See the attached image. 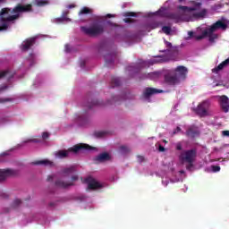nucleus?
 Here are the masks:
<instances>
[{
	"label": "nucleus",
	"instance_id": "obj_62",
	"mask_svg": "<svg viewBox=\"0 0 229 229\" xmlns=\"http://www.w3.org/2000/svg\"><path fill=\"white\" fill-rule=\"evenodd\" d=\"M139 71H140V69H138V70L136 71V72H139Z\"/></svg>",
	"mask_w": 229,
	"mask_h": 229
},
{
	"label": "nucleus",
	"instance_id": "obj_2",
	"mask_svg": "<svg viewBox=\"0 0 229 229\" xmlns=\"http://www.w3.org/2000/svg\"><path fill=\"white\" fill-rule=\"evenodd\" d=\"M189 70L185 66H177L175 69L168 71L165 74V83L170 87H176L180 85L182 81L187 80V74Z\"/></svg>",
	"mask_w": 229,
	"mask_h": 229
},
{
	"label": "nucleus",
	"instance_id": "obj_48",
	"mask_svg": "<svg viewBox=\"0 0 229 229\" xmlns=\"http://www.w3.org/2000/svg\"><path fill=\"white\" fill-rule=\"evenodd\" d=\"M222 134L225 136V137H229V131H224L222 132Z\"/></svg>",
	"mask_w": 229,
	"mask_h": 229
},
{
	"label": "nucleus",
	"instance_id": "obj_7",
	"mask_svg": "<svg viewBox=\"0 0 229 229\" xmlns=\"http://www.w3.org/2000/svg\"><path fill=\"white\" fill-rule=\"evenodd\" d=\"M210 108V102L202 101L196 107L193 108V112L199 117H208L210 113H208V109Z\"/></svg>",
	"mask_w": 229,
	"mask_h": 229
},
{
	"label": "nucleus",
	"instance_id": "obj_44",
	"mask_svg": "<svg viewBox=\"0 0 229 229\" xmlns=\"http://www.w3.org/2000/svg\"><path fill=\"white\" fill-rule=\"evenodd\" d=\"M165 45H166V47H168L169 49H171V47H173V44H171V42H169V41H165Z\"/></svg>",
	"mask_w": 229,
	"mask_h": 229
},
{
	"label": "nucleus",
	"instance_id": "obj_60",
	"mask_svg": "<svg viewBox=\"0 0 229 229\" xmlns=\"http://www.w3.org/2000/svg\"><path fill=\"white\" fill-rule=\"evenodd\" d=\"M49 205H50L51 207H55V203H54V202H51Z\"/></svg>",
	"mask_w": 229,
	"mask_h": 229
},
{
	"label": "nucleus",
	"instance_id": "obj_12",
	"mask_svg": "<svg viewBox=\"0 0 229 229\" xmlns=\"http://www.w3.org/2000/svg\"><path fill=\"white\" fill-rule=\"evenodd\" d=\"M164 90L162 89H157L155 88H146L145 90L143 91V98L145 99H149L151 96H154V94H162Z\"/></svg>",
	"mask_w": 229,
	"mask_h": 229
},
{
	"label": "nucleus",
	"instance_id": "obj_18",
	"mask_svg": "<svg viewBox=\"0 0 229 229\" xmlns=\"http://www.w3.org/2000/svg\"><path fill=\"white\" fill-rule=\"evenodd\" d=\"M227 65H229V57L225 59L224 62H222L221 64H219L216 67H215L212 70V72H215L216 74H217L219 71H223V69H225V67H227Z\"/></svg>",
	"mask_w": 229,
	"mask_h": 229
},
{
	"label": "nucleus",
	"instance_id": "obj_15",
	"mask_svg": "<svg viewBox=\"0 0 229 229\" xmlns=\"http://www.w3.org/2000/svg\"><path fill=\"white\" fill-rule=\"evenodd\" d=\"M220 105H221V108L222 110L226 114L229 111V99L228 97H226L225 95H223L222 97H220Z\"/></svg>",
	"mask_w": 229,
	"mask_h": 229
},
{
	"label": "nucleus",
	"instance_id": "obj_42",
	"mask_svg": "<svg viewBox=\"0 0 229 229\" xmlns=\"http://www.w3.org/2000/svg\"><path fill=\"white\" fill-rule=\"evenodd\" d=\"M106 25H107V26H110L111 28H114V26H115V23L111 22L110 21H106Z\"/></svg>",
	"mask_w": 229,
	"mask_h": 229
},
{
	"label": "nucleus",
	"instance_id": "obj_39",
	"mask_svg": "<svg viewBox=\"0 0 229 229\" xmlns=\"http://www.w3.org/2000/svg\"><path fill=\"white\" fill-rule=\"evenodd\" d=\"M123 21L127 24H131V22H134L133 19H131V18H125V19H123Z\"/></svg>",
	"mask_w": 229,
	"mask_h": 229
},
{
	"label": "nucleus",
	"instance_id": "obj_34",
	"mask_svg": "<svg viewBox=\"0 0 229 229\" xmlns=\"http://www.w3.org/2000/svg\"><path fill=\"white\" fill-rule=\"evenodd\" d=\"M175 149H176V151H182L183 150V145L182 144L181 141H179L175 144Z\"/></svg>",
	"mask_w": 229,
	"mask_h": 229
},
{
	"label": "nucleus",
	"instance_id": "obj_43",
	"mask_svg": "<svg viewBox=\"0 0 229 229\" xmlns=\"http://www.w3.org/2000/svg\"><path fill=\"white\" fill-rule=\"evenodd\" d=\"M179 131H182V128L176 127V129L174 131V135H176Z\"/></svg>",
	"mask_w": 229,
	"mask_h": 229
},
{
	"label": "nucleus",
	"instance_id": "obj_11",
	"mask_svg": "<svg viewBox=\"0 0 229 229\" xmlns=\"http://www.w3.org/2000/svg\"><path fill=\"white\" fill-rule=\"evenodd\" d=\"M185 135L189 137V139H195V137H199V130H198V127L195 125H191L188 127Z\"/></svg>",
	"mask_w": 229,
	"mask_h": 229
},
{
	"label": "nucleus",
	"instance_id": "obj_25",
	"mask_svg": "<svg viewBox=\"0 0 229 229\" xmlns=\"http://www.w3.org/2000/svg\"><path fill=\"white\" fill-rule=\"evenodd\" d=\"M79 13L80 15H87L89 13H92V10L89 7H83Z\"/></svg>",
	"mask_w": 229,
	"mask_h": 229
},
{
	"label": "nucleus",
	"instance_id": "obj_28",
	"mask_svg": "<svg viewBox=\"0 0 229 229\" xmlns=\"http://www.w3.org/2000/svg\"><path fill=\"white\" fill-rule=\"evenodd\" d=\"M98 105H99V101L92 100L91 102H88L86 106L90 109V108H92V106H97Z\"/></svg>",
	"mask_w": 229,
	"mask_h": 229
},
{
	"label": "nucleus",
	"instance_id": "obj_63",
	"mask_svg": "<svg viewBox=\"0 0 229 229\" xmlns=\"http://www.w3.org/2000/svg\"><path fill=\"white\" fill-rule=\"evenodd\" d=\"M81 199H85V197H81Z\"/></svg>",
	"mask_w": 229,
	"mask_h": 229
},
{
	"label": "nucleus",
	"instance_id": "obj_57",
	"mask_svg": "<svg viewBox=\"0 0 229 229\" xmlns=\"http://www.w3.org/2000/svg\"><path fill=\"white\" fill-rule=\"evenodd\" d=\"M81 67H85V61H82V62L81 63Z\"/></svg>",
	"mask_w": 229,
	"mask_h": 229
},
{
	"label": "nucleus",
	"instance_id": "obj_27",
	"mask_svg": "<svg viewBox=\"0 0 229 229\" xmlns=\"http://www.w3.org/2000/svg\"><path fill=\"white\" fill-rule=\"evenodd\" d=\"M168 19H171L172 21H180V14L172 13L168 14Z\"/></svg>",
	"mask_w": 229,
	"mask_h": 229
},
{
	"label": "nucleus",
	"instance_id": "obj_59",
	"mask_svg": "<svg viewBox=\"0 0 229 229\" xmlns=\"http://www.w3.org/2000/svg\"><path fill=\"white\" fill-rule=\"evenodd\" d=\"M195 6H198V8H199V6H201V3H197Z\"/></svg>",
	"mask_w": 229,
	"mask_h": 229
},
{
	"label": "nucleus",
	"instance_id": "obj_22",
	"mask_svg": "<svg viewBox=\"0 0 229 229\" xmlns=\"http://www.w3.org/2000/svg\"><path fill=\"white\" fill-rule=\"evenodd\" d=\"M131 151V149H130L128 147L123 145L119 148L118 153L120 155H128V153H130Z\"/></svg>",
	"mask_w": 229,
	"mask_h": 229
},
{
	"label": "nucleus",
	"instance_id": "obj_56",
	"mask_svg": "<svg viewBox=\"0 0 229 229\" xmlns=\"http://www.w3.org/2000/svg\"><path fill=\"white\" fill-rule=\"evenodd\" d=\"M106 17H108V18H110V17H115V14H106Z\"/></svg>",
	"mask_w": 229,
	"mask_h": 229
},
{
	"label": "nucleus",
	"instance_id": "obj_45",
	"mask_svg": "<svg viewBox=\"0 0 229 229\" xmlns=\"http://www.w3.org/2000/svg\"><path fill=\"white\" fill-rule=\"evenodd\" d=\"M67 15H69V11L63 12V19H65V17H67Z\"/></svg>",
	"mask_w": 229,
	"mask_h": 229
},
{
	"label": "nucleus",
	"instance_id": "obj_51",
	"mask_svg": "<svg viewBox=\"0 0 229 229\" xmlns=\"http://www.w3.org/2000/svg\"><path fill=\"white\" fill-rule=\"evenodd\" d=\"M188 35H189V38H191L194 37V32L193 31H189Z\"/></svg>",
	"mask_w": 229,
	"mask_h": 229
},
{
	"label": "nucleus",
	"instance_id": "obj_29",
	"mask_svg": "<svg viewBox=\"0 0 229 229\" xmlns=\"http://www.w3.org/2000/svg\"><path fill=\"white\" fill-rule=\"evenodd\" d=\"M95 137H97V139H101L103 137H105V135H106V131H96L94 133Z\"/></svg>",
	"mask_w": 229,
	"mask_h": 229
},
{
	"label": "nucleus",
	"instance_id": "obj_24",
	"mask_svg": "<svg viewBox=\"0 0 229 229\" xmlns=\"http://www.w3.org/2000/svg\"><path fill=\"white\" fill-rule=\"evenodd\" d=\"M207 15V9H202L200 12L194 13V17L202 18Z\"/></svg>",
	"mask_w": 229,
	"mask_h": 229
},
{
	"label": "nucleus",
	"instance_id": "obj_53",
	"mask_svg": "<svg viewBox=\"0 0 229 229\" xmlns=\"http://www.w3.org/2000/svg\"><path fill=\"white\" fill-rule=\"evenodd\" d=\"M115 103V98H113L111 102H108V105H114Z\"/></svg>",
	"mask_w": 229,
	"mask_h": 229
},
{
	"label": "nucleus",
	"instance_id": "obj_10",
	"mask_svg": "<svg viewBox=\"0 0 229 229\" xmlns=\"http://www.w3.org/2000/svg\"><path fill=\"white\" fill-rule=\"evenodd\" d=\"M17 173L15 170H12L10 168L7 169H0V182H4L6 178L9 176H15Z\"/></svg>",
	"mask_w": 229,
	"mask_h": 229
},
{
	"label": "nucleus",
	"instance_id": "obj_49",
	"mask_svg": "<svg viewBox=\"0 0 229 229\" xmlns=\"http://www.w3.org/2000/svg\"><path fill=\"white\" fill-rule=\"evenodd\" d=\"M76 181H78V175H72V182H76Z\"/></svg>",
	"mask_w": 229,
	"mask_h": 229
},
{
	"label": "nucleus",
	"instance_id": "obj_13",
	"mask_svg": "<svg viewBox=\"0 0 229 229\" xmlns=\"http://www.w3.org/2000/svg\"><path fill=\"white\" fill-rule=\"evenodd\" d=\"M86 182H88V189H90L91 191H96V189H101L102 187L101 183L92 177H89Z\"/></svg>",
	"mask_w": 229,
	"mask_h": 229
},
{
	"label": "nucleus",
	"instance_id": "obj_14",
	"mask_svg": "<svg viewBox=\"0 0 229 229\" xmlns=\"http://www.w3.org/2000/svg\"><path fill=\"white\" fill-rule=\"evenodd\" d=\"M35 42H36V38H27L21 45V51H28L30 49V47H33Z\"/></svg>",
	"mask_w": 229,
	"mask_h": 229
},
{
	"label": "nucleus",
	"instance_id": "obj_8",
	"mask_svg": "<svg viewBox=\"0 0 229 229\" xmlns=\"http://www.w3.org/2000/svg\"><path fill=\"white\" fill-rule=\"evenodd\" d=\"M76 123L79 126H87V124L90 123V114H89V113L78 114L76 117Z\"/></svg>",
	"mask_w": 229,
	"mask_h": 229
},
{
	"label": "nucleus",
	"instance_id": "obj_9",
	"mask_svg": "<svg viewBox=\"0 0 229 229\" xmlns=\"http://www.w3.org/2000/svg\"><path fill=\"white\" fill-rule=\"evenodd\" d=\"M110 160H112V156L108 152H103L94 157L95 164H103L105 162H110Z\"/></svg>",
	"mask_w": 229,
	"mask_h": 229
},
{
	"label": "nucleus",
	"instance_id": "obj_1",
	"mask_svg": "<svg viewBox=\"0 0 229 229\" xmlns=\"http://www.w3.org/2000/svg\"><path fill=\"white\" fill-rule=\"evenodd\" d=\"M30 12H33L31 4L26 5L18 4L13 10L8 7L2 8L0 11V31H6L10 28V24H15V21L21 19V13H28Z\"/></svg>",
	"mask_w": 229,
	"mask_h": 229
},
{
	"label": "nucleus",
	"instance_id": "obj_52",
	"mask_svg": "<svg viewBox=\"0 0 229 229\" xmlns=\"http://www.w3.org/2000/svg\"><path fill=\"white\" fill-rule=\"evenodd\" d=\"M159 151H165V148H164L162 145H159Z\"/></svg>",
	"mask_w": 229,
	"mask_h": 229
},
{
	"label": "nucleus",
	"instance_id": "obj_64",
	"mask_svg": "<svg viewBox=\"0 0 229 229\" xmlns=\"http://www.w3.org/2000/svg\"><path fill=\"white\" fill-rule=\"evenodd\" d=\"M117 26H118V25H117V24H115V27H116V28H117Z\"/></svg>",
	"mask_w": 229,
	"mask_h": 229
},
{
	"label": "nucleus",
	"instance_id": "obj_33",
	"mask_svg": "<svg viewBox=\"0 0 229 229\" xmlns=\"http://www.w3.org/2000/svg\"><path fill=\"white\" fill-rule=\"evenodd\" d=\"M110 89H115V77H111V81L109 82Z\"/></svg>",
	"mask_w": 229,
	"mask_h": 229
},
{
	"label": "nucleus",
	"instance_id": "obj_61",
	"mask_svg": "<svg viewBox=\"0 0 229 229\" xmlns=\"http://www.w3.org/2000/svg\"><path fill=\"white\" fill-rule=\"evenodd\" d=\"M160 12H162V10H159V11L157 12V13H160Z\"/></svg>",
	"mask_w": 229,
	"mask_h": 229
},
{
	"label": "nucleus",
	"instance_id": "obj_17",
	"mask_svg": "<svg viewBox=\"0 0 229 229\" xmlns=\"http://www.w3.org/2000/svg\"><path fill=\"white\" fill-rule=\"evenodd\" d=\"M34 165H45L47 167H55V163L49 159H42L33 162Z\"/></svg>",
	"mask_w": 229,
	"mask_h": 229
},
{
	"label": "nucleus",
	"instance_id": "obj_30",
	"mask_svg": "<svg viewBox=\"0 0 229 229\" xmlns=\"http://www.w3.org/2000/svg\"><path fill=\"white\" fill-rule=\"evenodd\" d=\"M163 33H165V35H171V27L169 26H163L162 27Z\"/></svg>",
	"mask_w": 229,
	"mask_h": 229
},
{
	"label": "nucleus",
	"instance_id": "obj_35",
	"mask_svg": "<svg viewBox=\"0 0 229 229\" xmlns=\"http://www.w3.org/2000/svg\"><path fill=\"white\" fill-rule=\"evenodd\" d=\"M30 142H34L37 144V143L40 142V140H38V139H28L23 141V144H28Z\"/></svg>",
	"mask_w": 229,
	"mask_h": 229
},
{
	"label": "nucleus",
	"instance_id": "obj_46",
	"mask_svg": "<svg viewBox=\"0 0 229 229\" xmlns=\"http://www.w3.org/2000/svg\"><path fill=\"white\" fill-rule=\"evenodd\" d=\"M6 89H8V86L4 85L0 87V92H3V90H6Z\"/></svg>",
	"mask_w": 229,
	"mask_h": 229
},
{
	"label": "nucleus",
	"instance_id": "obj_36",
	"mask_svg": "<svg viewBox=\"0 0 229 229\" xmlns=\"http://www.w3.org/2000/svg\"><path fill=\"white\" fill-rule=\"evenodd\" d=\"M124 17H137V13L134 12H127L124 13Z\"/></svg>",
	"mask_w": 229,
	"mask_h": 229
},
{
	"label": "nucleus",
	"instance_id": "obj_31",
	"mask_svg": "<svg viewBox=\"0 0 229 229\" xmlns=\"http://www.w3.org/2000/svg\"><path fill=\"white\" fill-rule=\"evenodd\" d=\"M10 74V71L4 70L0 72V80H3V78H5V76H8Z\"/></svg>",
	"mask_w": 229,
	"mask_h": 229
},
{
	"label": "nucleus",
	"instance_id": "obj_4",
	"mask_svg": "<svg viewBox=\"0 0 229 229\" xmlns=\"http://www.w3.org/2000/svg\"><path fill=\"white\" fill-rule=\"evenodd\" d=\"M81 31L87 37L96 38L105 33V26L99 22H94L89 26L81 27Z\"/></svg>",
	"mask_w": 229,
	"mask_h": 229
},
{
	"label": "nucleus",
	"instance_id": "obj_40",
	"mask_svg": "<svg viewBox=\"0 0 229 229\" xmlns=\"http://www.w3.org/2000/svg\"><path fill=\"white\" fill-rule=\"evenodd\" d=\"M42 139L46 140V139H49V132H43L42 133Z\"/></svg>",
	"mask_w": 229,
	"mask_h": 229
},
{
	"label": "nucleus",
	"instance_id": "obj_37",
	"mask_svg": "<svg viewBox=\"0 0 229 229\" xmlns=\"http://www.w3.org/2000/svg\"><path fill=\"white\" fill-rule=\"evenodd\" d=\"M212 169H213L214 173H218V171H221V166H219V165H213Z\"/></svg>",
	"mask_w": 229,
	"mask_h": 229
},
{
	"label": "nucleus",
	"instance_id": "obj_23",
	"mask_svg": "<svg viewBox=\"0 0 229 229\" xmlns=\"http://www.w3.org/2000/svg\"><path fill=\"white\" fill-rule=\"evenodd\" d=\"M178 10H182V12H195L196 7H189L185 5H179Z\"/></svg>",
	"mask_w": 229,
	"mask_h": 229
},
{
	"label": "nucleus",
	"instance_id": "obj_41",
	"mask_svg": "<svg viewBox=\"0 0 229 229\" xmlns=\"http://www.w3.org/2000/svg\"><path fill=\"white\" fill-rule=\"evenodd\" d=\"M138 162H140V164H142V162H144V157L143 156H138Z\"/></svg>",
	"mask_w": 229,
	"mask_h": 229
},
{
	"label": "nucleus",
	"instance_id": "obj_55",
	"mask_svg": "<svg viewBox=\"0 0 229 229\" xmlns=\"http://www.w3.org/2000/svg\"><path fill=\"white\" fill-rule=\"evenodd\" d=\"M51 181H53V176L52 175H48L47 182H51Z\"/></svg>",
	"mask_w": 229,
	"mask_h": 229
},
{
	"label": "nucleus",
	"instance_id": "obj_5",
	"mask_svg": "<svg viewBox=\"0 0 229 229\" xmlns=\"http://www.w3.org/2000/svg\"><path fill=\"white\" fill-rule=\"evenodd\" d=\"M198 157V150L196 148H191L188 150H183L179 155V160L182 164H188L186 166V169L190 171V169H192L193 164L196 160V157Z\"/></svg>",
	"mask_w": 229,
	"mask_h": 229
},
{
	"label": "nucleus",
	"instance_id": "obj_6",
	"mask_svg": "<svg viewBox=\"0 0 229 229\" xmlns=\"http://www.w3.org/2000/svg\"><path fill=\"white\" fill-rule=\"evenodd\" d=\"M94 149L89 144L81 143L79 145H75L72 148H68V150H59L55 153V157L57 158H67L69 157V153H78L79 151H92Z\"/></svg>",
	"mask_w": 229,
	"mask_h": 229
},
{
	"label": "nucleus",
	"instance_id": "obj_16",
	"mask_svg": "<svg viewBox=\"0 0 229 229\" xmlns=\"http://www.w3.org/2000/svg\"><path fill=\"white\" fill-rule=\"evenodd\" d=\"M106 67H111L112 64L115 62V53H107L104 56Z\"/></svg>",
	"mask_w": 229,
	"mask_h": 229
},
{
	"label": "nucleus",
	"instance_id": "obj_20",
	"mask_svg": "<svg viewBox=\"0 0 229 229\" xmlns=\"http://www.w3.org/2000/svg\"><path fill=\"white\" fill-rule=\"evenodd\" d=\"M73 173H76V167L75 166H70L66 167L62 170V174L64 176H71V174H73Z\"/></svg>",
	"mask_w": 229,
	"mask_h": 229
},
{
	"label": "nucleus",
	"instance_id": "obj_58",
	"mask_svg": "<svg viewBox=\"0 0 229 229\" xmlns=\"http://www.w3.org/2000/svg\"><path fill=\"white\" fill-rule=\"evenodd\" d=\"M6 3V0H0V4H4Z\"/></svg>",
	"mask_w": 229,
	"mask_h": 229
},
{
	"label": "nucleus",
	"instance_id": "obj_3",
	"mask_svg": "<svg viewBox=\"0 0 229 229\" xmlns=\"http://www.w3.org/2000/svg\"><path fill=\"white\" fill-rule=\"evenodd\" d=\"M228 28V25L225 23L223 21H217L213 25H211L209 28H207L201 35L195 36L196 40H203V38L208 37L209 42H214L216 39L218 38V35L214 33L215 31H217V30H226Z\"/></svg>",
	"mask_w": 229,
	"mask_h": 229
},
{
	"label": "nucleus",
	"instance_id": "obj_47",
	"mask_svg": "<svg viewBox=\"0 0 229 229\" xmlns=\"http://www.w3.org/2000/svg\"><path fill=\"white\" fill-rule=\"evenodd\" d=\"M121 85V81L118 78L115 79V87H119Z\"/></svg>",
	"mask_w": 229,
	"mask_h": 229
},
{
	"label": "nucleus",
	"instance_id": "obj_21",
	"mask_svg": "<svg viewBox=\"0 0 229 229\" xmlns=\"http://www.w3.org/2000/svg\"><path fill=\"white\" fill-rule=\"evenodd\" d=\"M33 4L36 6L42 8L43 6H47V4H49V0H35Z\"/></svg>",
	"mask_w": 229,
	"mask_h": 229
},
{
	"label": "nucleus",
	"instance_id": "obj_54",
	"mask_svg": "<svg viewBox=\"0 0 229 229\" xmlns=\"http://www.w3.org/2000/svg\"><path fill=\"white\" fill-rule=\"evenodd\" d=\"M67 8H69L71 10L72 8H76V5L75 4H69L67 6Z\"/></svg>",
	"mask_w": 229,
	"mask_h": 229
},
{
	"label": "nucleus",
	"instance_id": "obj_38",
	"mask_svg": "<svg viewBox=\"0 0 229 229\" xmlns=\"http://www.w3.org/2000/svg\"><path fill=\"white\" fill-rule=\"evenodd\" d=\"M10 101H13V99L12 98H0V103H8Z\"/></svg>",
	"mask_w": 229,
	"mask_h": 229
},
{
	"label": "nucleus",
	"instance_id": "obj_50",
	"mask_svg": "<svg viewBox=\"0 0 229 229\" xmlns=\"http://www.w3.org/2000/svg\"><path fill=\"white\" fill-rule=\"evenodd\" d=\"M65 52L66 53H71V48H70L69 45L65 46Z\"/></svg>",
	"mask_w": 229,
	"mask_h": 229
},
{
	"label": "nucleus",
	"instance_id": "obj_26",
	"mask_svg": "<svg viewBox=\"0 0 229 229\" xmlns=\"http://www.w3.org/2000/svg\"><path fill=\"white\" fill-rule=\"evenodd\" d=\"M148 77L151 80H158V78H160V72H154L148 73Z\"/></svg>",
	"mask_w": 229,
	"mask_h": 229
},
{
	"label": "nucleus",
	"instance_id": "obj_19",
	"mask_svg": "<svg viewBox=\"0 0 229 229\" xmlns=\"http://www.w3.org/2000/svg\"><path fill=\"white\" fill-rule=\"evenodd\" d=\"M72 185H74L72 182H65L60 179L55 181V186L60 187L61 189H67V187H71Z\"/></svg>",
	"mask_w": 229,
	"mask_h": 229
},
{
	"label": "nucleus",
	"instance_id": "obj_32",
	"mask_svg": "<svg viewBox=\"0 0 229 229\" xmlns=\"http://www.w3.org/2000/svg\"><path fill=\"white\" fill-rule=\"evenodd\" d=\"M21 203H22L21 199H14V201L13 202V208H17V207H19Z\"/></svg>",
	"mask_w": 229,
	"mask_h": 229
}]
</instances>
